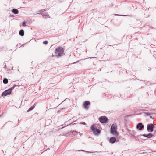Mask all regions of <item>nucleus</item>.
Returning <instances> with one entry per match:
<instances>
[{"mask_svg":"<svg viewBox=\"0 0 156 156\" xmlns=\"http://www.w3.org/2000/svg\"><path fill=\"white\" fill-rule=\"evenodd\" d=\"M111 5H112V6H113V4H111Z\"/></svg>","mask_w":156,"mask_h":156,"instance_id":"bb28decb","label":"nucleus"},{"mask_svg":"<svg viewBox=\"0 0 156 156\" xmlns=\"http://www.w3.org/2000/svg\"><path fill=\"white\" fill-rule=\"evenodd\" d=\"M90 104V102L88 101H85L83 103V108L87 110L88 108V106Z\"/></svg>","mask_w":156,"mask_h":156,"instance_id":"6e6552de","label":"nucleus"},{"mask_svg":"<svg viewBox=\"0 0 156 156\" xmlns=\"http://www.w3.org/2000/svg\"><path fill=\"white\" fill-rule=\"evenodd\" d=\"M19 34L21 36H23L24 35V31L23 30H20L19 32Z\"/></svg>","mask_w":156,"mask_h":156,"instance_id":"ddd939ff","label":"nucleus"},{"mask_svg":"<svg viewBox=\"0 0 156 156\" xmlns=\"http://www.w3.org/2000/svg\"><path fill=\"white\" fill-rule=\"evenodd\" d=\"M152 152H156V151H152Z\"/></svg>","mask_w":156,"mask_h":156,"instance_id":"a878e982","label":"nucleus"},{"mask_svg":"<svg viewBox=\"0 0 156 156\" xmlns=\"http://www.w3.org/2000/svg\"><path fill=\"white\" fill-rule=\"evenodd\" d=\"M140 81H143L142 80H140Z\"/></svg>","mask_w":156,"mask_h":156,"instance_id":"c85d7f7f","label":"nucleus"},{"mask_svg":"<svg viewBox=\"0 0 156 156\" xmlns=\"http://www.w3.org/2000/svg\"><path fill=\"white\" fill-rule=\"evenodd\" d=\"M1 115H0V116H1Z\"/></svg>","mask_w":156,"mask_h":156,"instance_id":"c756f323","label":"nucleus"},{"mask_svg":"<svg viewBox=\"0 0 156 156\" xmlns=\"http://www.w3.org/2000/svg\"><path fill=\"white\" fill-rule=\"evenodd\" d=\"M26 22H23L22 23V25L23 27H25L26 26Z\"/></svg>","mask_w":156,"mask_h":156,"instance_id":"6ab92c4d","label":"nucleus"},{"mask_svg":"<svg viewBox=\"0 0 156 156\" xmlns=\"http://www.w3.org/2000/svg\"><path fill=\"white\" fill-rule=\"evenodd\" d=\"M133 133L131 134L132 138H136L140 136L139 135L137 134L136 132L134 131H133Z\"/></svg>","mask_w":156,"mask_h":156,"instance_id":"9d476101","label":"nucleus"},{"mask_svg":"<svg viewBox=\"0 0 156 156\" xmlns=\"http://www.w3.org/2000/svg\"><path fill=\"white\" fill-rule=\"evenodd\" d=\"M36 105V104H34L32 106H31L28 109V110L27 111V112H29L33 110L35 107Z\"/></svg>","mask_w":156,"mask_h":156,"instance_id":"4468645a","label":"nucleus"},{"mask_svg":"<svg viewBox=\"0 0 156 156\" xmlns=\"http://www.w3.org/2000/svg\"><path fill=\"white\" fill-rule=\"evenodd\" d=\"M144 114L145 115L147 116L151 114V113L149 112H145Z\"/></svg>","mask_w":156,"mask_h":156,"instance_id":"aec40b11","label":"nucleus"},{"mask_svg":"<svg viewBox=\"0 0 156 156\" xmlns=\"http://www.w3.org/2000/svg\"><path fill=\"white\" fill-rule=\"evenodd\" d=\"M94 126V124L92 125L90 129L94 135H98L100 133L101 131L99 129L95 127Z\"/></svg>","mask_w":156,"mask_h":156,"instance_id":"20e7f679","label":"nucleus"},{"mask_svg":"<svg viewBox=\"0 0 156 156\" xmlns=\"http://www.w3.org/2000/svg\"><path fill=\"white\" fill-rule=\"evenodd\" d=\"M64 49L61 47H59L55 49V54L57 57H60L64 55Z\"/></svg>","mask_w":156,"mask_h":156,"instance_id":"f257e3e1","label":"nucleus"},{"mask_svg":"<svg viewBox=\"0 0 156 156\" xmlns=\"http://www.w3.org/2000/svg\"><path fill=\"white\" fill-rule=\"evenodd\" d=\"M154 125L153 124H148L147 126V129L148 131L152 132L154 131Z\"/></svg>","mask_w":156,"mask_h":156,"instance_id":"423d86ee","label":"nucleus"},{"mask_svg":"<svg viewBox=\"0 0 156 156\" xmlns=\"http://www.w3.org/2000/svg\"><path fill=\"white\" fill-rule=\"evenodd\" d=\"M136 127L139 130H141L144 128V125L142 123H139L137 124Z\"/></svg>","mask_w":156,"mask_h":156,"instance_id":"0eeeda50","label":"nucleus"},{"mask_svg":"<svg viewBox=\"0 0 156 156\" xmlns=\"http://www.w3.org/2000/svg\"><path fill=\"white\" fill-rule=\"evenodd\" d=\"M117 126L115 123H113L111 127V133L115 136H118V133L117 131Z\"/></svg>","mask_w":156,"mask_h":156,"instance_id":"f03ea898","label":"nucleus"},{"mask_svg":"<svg viewBox=\"0 0 156 156\" xmlns=\"http://www.w3.org/2000/svg\"><path fill=\"white\" fill-rule=\"evenodd\" d=\"M17 85H14L11 88L8 89L7 90H5L4 91L2 94V96H6L7 95H9L11 94V93L12 91V90H13L16 86Z\"/></svg>","mask_w":156,"mask_h":156,"instance_id":"7ed1b4c3","label":"nucleus"},{"mask_svg":"<svg viewBox=\"0 0 156 156\" xmlns=\"http://www.w3.org/2000/svg\"><path fill=\"white\" fill-rule=\"evenodd\" d=\"M80 151L84 152H86L87 153H95L96 152H89L88 151H85L84 150H79L78 151Z\"/></svg>","mask_w":156,"mask_h":156,"instance_id":"f3484780","label":"nucleus"},{"mask_svg":"<svg viewBox=\"0 0 156 156\" xmlns=\"http://www.w3.org/2000/svg\"><path fill=\"white\" fill-rule=\"evenodd\" d=\"M78 134V132H76V131H74L72 132V134L73 135H76Z\"/></svg>","mask_w":156,"mask_h":156,"instance_id":"a211bd4d","label":"nucleus"},{"mask_svg":"<svg viewBox=\"0 0 156 156\" xmlns=\"http://www.w3.org/2000/svg\"><path fill=\"white\" fill-rule=\"evenodd\" d=\"M41 14L43 17H45V18H47L48 16V13L47 12L42 13Z\"/></svg>","mask_w":156,"mask_h":156,"instance_id":"2eb2a0df","label":"nucleus"},{"mask_svg":"<svg viewBox=\"0 0 156 156\" xmlns=\"http://www.w3.org/2000/svg\"><path fill=\"white\" fill-rule=\"evenodd\" d=\"M121 16H124V15H120Z\"/></svg>","mask_w":156,"mask_h":156,"instance_id":"cd10ccee","label":"nucleus"},{"mask_svg":"<svg viewBox=\"0 0 156 156\" xmlns=\"http://www.w3.org/2000/svg\"><path fill=\"white\" fill-rule=\"evenodd\" d=\"M142 136L147 138H151L153 136V135L152 133H149L147 134H144Z\"/></svg>","mask_w":156,"mask_h":156,"instance_id":"9b49d317","label":"nucleus"},{"mask_svg":"<svg viewBox=\"0 0 156 156\" xmlns=\"http://www.w3.org/2000/svg\"><path fill=\"white\" fill-rule=\"evenodd\" d=\"M150 118H151V119H154V118H153V117H152V116H150Z\"/></svg>","mask_w":156,"mask_h":156,"instance_id":"b1692460","label":"nucleus"},{"mask_svg":"<svg viewBox=\"0 0 156 156\" xmlns=\"http://www.w3.org/2000/svg\"><path fill=\"white\" fill-rule=\"evenodd\" d=\"M116 139L114 137H111L109 140V142L110 143L113 144L116 141Z\"/></svg>","mask_w":156,"mask_h":156,"instance_id":"1a4fd4ad","label":"nucleus"},{"mask_svg":"<svg viewBox=\"0 0 156 156\" xmlns=\"http://www.w3.org/2000/svg\"><path fill=\"white\" fill-rule=\"evenodd\" d=\"M48 43V41H44L43 42V44H47Z\"/></svg>","mask_w":156,"mask_h":156,"instance_id":"412c9836","label":"nucleus"},{"mask_svg":"<svg viewBox=\"0 0 156 156\" xmlns=\"http://www.w3.org/2000/svg\"><path fill=\"white\" fill-rule=\"evenodd\" d=\"M114 15H115V16H118V15H119L117 14H114Z\"/></svg>","mask_w":156,"mask_h":156,"instance_id":"393cba45","label":"nucleus"},{"mask_svg":"<svg viewBox=\"0 0 156 156\" xmlns=\"http://www.w3.org/2000/svg\"><path fill=\"white\" fill-rule=\"evenodd\" d=\"M8 82V80L7 79L4 78L3 80V83L4 84H7Z\"/></svg>","mask_w":156,"mask_h":156,"instance_id":"dca6fc26","label":"nucleus"},{"mask_svg":"<svg viewBox=\"0 0 156 156\" xmlns=\"http://www.w3.org/2000/svg\"><path fill=\"white\" fill-rule=\"evenodd\" d=\"M12 12L15 14H18L19 12L18 9H13L12 10Z\"/></svg>","mask_w":156,"mask_h":156,"instance_id":"f8f14e48","label":"nucleus"},{"mask_svg":"<svg viewBox=\"0 0 156 156\" xmlns=\"http://www.w3.org/2000/svg\"><path fill=\"white\" fill-rule=\"evenodd\" d=\"M68 121H67L66 122H65V125H67V126H68L69 125V124H71V123H69V124H68Z\"/></svg>","mask_w":156,"mask_h":156,"instance_id":"4be33fe9","label":"nucleus"},{"mask_svg":"<svg viewBox=\"0 0 156 156\" xmlns=\"http://www.w3.org/2000/svg\"><path fill=\"white\" fill-rule=\"evenodd\" d=\"M100 122L101 123H106L108 122V118L105 116H102L99 118Z\"/></svg>","mask_w":156,"mask_h":156,"instance_id":"39448f33","label":"nucleus"},{"mask_svg":"<svg viewBox=\"0 0 156 156\" xmlns=\"http://www.w3.org/2000/svg\"><path fill=\"white\" fill-rule=\"evenodd\" d=\"M81 124L85 125H86V124L85 122H83L81 123Z\"/></svg>","mask_w":156,"mask_h":156,"instance_id":"5701e85b","label":"nucleus"}]
</instances>
